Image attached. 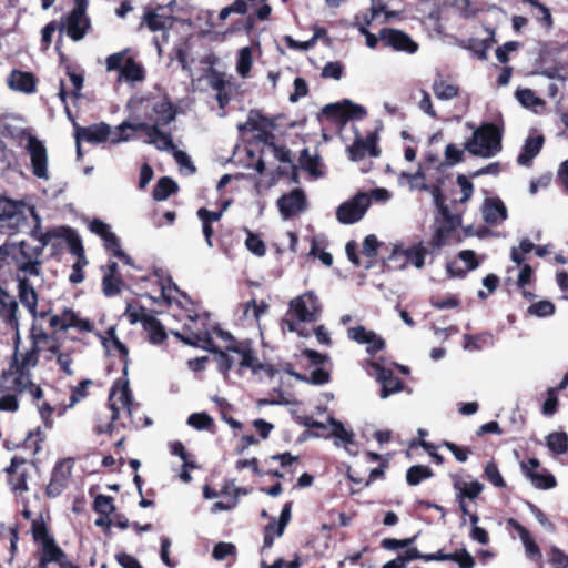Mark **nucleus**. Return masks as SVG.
Listing matches in <instances>:
<instances>
[{
  "label": "nucleus",
  "instance_id": "obj_9",
  "mask_svg": "<svg viewBox=\"0 0 568 568\" xmlns=\"http://www.w3.org/2000/svg\"><path fill=\"white\" fill-rule=\"evenodd\" d=\"M29 209H33L32 205H28L22 201L4 202L0 209V229L8 231L9 233H17L26 224Z\"/></svg>",
  "mask_w": 568,
  "mask_h": 568
},
{
  "label": "nucleus",
  "instance_id": "obj_22",
  "mask_svg": "<svg viewBox=\"0 0 568 568\" xmlns=\"http://www.w3.org/2000/svg\"><path fill=\"white\" fill-rule=\"evenodd\" d=\"M347 336L358 344L366 345V351L369 354H375L385 346L384 339L381 336L361 325L348 328Z\"/></svg>",
  "mask_w": 568,
  "mask_h": 568
},
{
  "label": "nucleus",
  "instance_id": "obj_7",
  "mask_svg": "<svg viewBox=\"0 0 568 568\" xmlns=\"http://www.w3.org/2000/svg\"><path fill=\"white\" fill-rule=\"evenodd\" d=\"M22 140L26 141L24 148L30 155L33 175L39 180L49 181V156L44 143L29 132H22Z\"/></svg>",
  "mask_w": 568,
  "mask_h": 568
},
{
  "label": "nucleus",
  "instance_id": "obj_34",
  "mask_svg": "<svg viewBox=\"0 0 568 568\" xmlns=\"http://www.w3.org/2000/svg\"><path fill=\"white\" fill-rule=\"evenodd\" d=\"M542 144L544 136L541 134L529 135L525 141L521 153L518 155V164L529 166L531 161L539 154Z\"/></svg>",
  "mask_w": 568,
  "mask_h": 568
},
{
  "label": "nucleus",
  "instance_id": "obj_13",
  "mask_svg": "<svg viewBox=\"0 0 568 568\" xmlns=\"http://www.w3.org/2000/svg\"><path fill=\"white\" fill-rule=\"evenodd\" d=\"M369 207V196L358 192L355 196L342 203L336 210V219L342 224H354L361 221Z\"/></svg>",
  "mask_w": 568,
  "mask_h": 568
},
{
  "label": "nucleus",
  "instance_id": "obj_2",
  "mask_svg": "<svg viewBox=\"0 0 568 568\" xmlns=\"http://www.w3.org/2000/svg\"><path fill=\"white\" fill-rule=\"evenodd\" d=\"M211 352L215 354L217 368L224 375L233 367H237L240 375H243L246 369L257 373L264 368V365L258 362L252 348L245 342L231 343V345L224 346L217 344V349Z\"/></svg>",
  "mask_w": 568,
  "mask_h": 568
},
{
  "label": "nucleus",
  "instance_id": "obj_46",
  "mask_svg": "<svg viewBox=\"0 0 568 568\" xmlns=\"http://www.w3.org/2000/svg\"><path fill=\"white\" fill-rule=\"evenodd\" d=\"M45 561H58L61 566H65V556L62 550L51 539H44L43 541V558L42 564Z\"/></svg>",
  "mask_w": 568,
  "mask_h": 568
},
{
  "label": "nucleus",
  "instance_id": "obj_42",
  "mask_svg": "<svg viewBox=\"0 0 568 568\" xmlns=\"http://www.w3.org/2000/svg\"><path fill=\"white\" fill-rule=\"evenodd\" d=\"M458 256H459L460 261H463L465 263L466 268H465V271H462V272H455L454 263H448L446 270L450 276H462L465 272L473 271L478 267V262L476 260V254L474 251H471V250L460 251Z\"/></svg>",
  "mask_w": 568,
  "mask_h": 568
},
{
  "label": "nucleus",
  "instance_id": "obj_32",
  "mask_svg": "<svg viewBox=\"0 0 568 568\" xmlns=\"http://www.w3.org/2000/svg\"><path fill=\"white\" fill-rule=\"evenodd\" d=\"M48 353H50V355L55 358L57 364L62 372L69 376L73 375L71 365L73 363L74 356L77 355V351L74 348H70L62 344L55 343L50 346Z\"/></svg>",
  "mask_w": 568,
  "mask_h": 568
},
{
  "label": "nucleus",
  "instance_id": "obj_56",
  "mask_svg": "<svg viewBox=\"0 0 568 568\" xmlns=\"http://www.w3.org/2000/svg\"><path fill=\"white\" fill-rule=\"evenodd\" d=\"M485 477L489 483H491L495 487L503 488L505 487V480L494 462L487 463L484 469Z\"/></svg>",
  "mask_w": 568,
  "mask_h": 568
},
{
  "label": "nucleus",
  "instance_id": "obj_28",
  "mask_svg": "<svg viewBox=\"0 0 568 568\" xmlns=\"http://www.w3.org/2000/svg\"><path fill=\"white\" fill-rule=\"evenodd\" d=\"M349 159L352 161H359L366 154L371 156H378L377 136L374 133L368 134L365 139H357L348 148Z\"/></svg>",
  "mask_w": 568,
  "mask_h": 568
},
{
  "label": "nucleus",
  "instance_id": "obj_26",
  "mask_svg": "<svg viewBox=\"0 0 568 568\" xmlns=\"http://www.w3.org/2000/svg\"><path fill=\"white\" fill-rule=\"evenodd\" d=\"M369 365L373 368L377 381L382 384V398H387L390 394L402 389V382L397 377L393 376L392 371L386 369L377 362H372Z\"/></svg>",
  "mask_w": 568,
  "mask_h": 568
},
{
  "label": "nucleus",
  "instance_id": "obj_33",
  "mask_svg": "<svg viewBox=\"0 0 568 568\" xmlns=\"http://www.w3.org/2000/svg\"><path fill=\"white\" fill-rule=\"evenodd\" d=\"M29 215L32 216L36 223L31 231V236L40 243L39 247H42V250L50 244L53 237H61L67 232L65 229H53L44 232L41 227V219L34 207L29 209Z\"/></svg>",
  "mask_w": 568,
  "mask_h": 568
},
{
  "label": "nucleus",
  "instance_id": "obj_55",
  "mask_svg": "<svg viewBox=\"0 0 568 568\" xmlns=\"http://www.w3.org/2000/svg\"><path fill=\"white\" fill-rule=\"evenodd\" d=\"M155 276L160 280L161 297L168 303H172L176 298L175 294L179 293L178 286L171 278L163 280L158 273Z\"/></svg>",
  "mask_w": 568,
  "mask_h": 568
},
{
  "label": "nucleus",
  "instance_id": "obj_38",
  "mask_svg": "<svg viewBox=\"0 0 568 568\" xmlns=\"http://www.w3.org/2000/svg\"><path fill=\"white\" fill-rule=\"evenodd\" d=\"M144 22L151 31H164L172 26V16L159 11H149L144 14Z\"/></svg>",
  "mask_w": 568,
  "mask_h": 568
},
{
  "label": "nucleus",
  "instance_id": "obj_6",
  "mask_svg": "<svg viewBox=\"0 0 568 568\" xmlns=\"http://www.w3.org/2000/svg\"><path fill=\"white\" fill-rule=\"evenodd\" d=\"M13 392L18 394L28 393L34 399L42 397V389L32 381V374L9 367L0 378V393Z\"/></svg>",
  "mask_w": 568,
  "mask_h": 568
},
{
  "label": "nucleus",
  "instance_id": "obj_21",
  "mask_svg": "<svg viewBox=\"0 0 568 568\" xmlns=\"http://www.w3.org/2000/svg\"><path fill=\"white\" fill-rule=\"evenodd\" d=\"M72 459H64L55 465L52 471L51 480L47 486L48 496L55 497L61 494L72 474Z\"/></svg>",
  "mask_w": 568,
  "mask_h": 568
},
{
  "label": "nucleus",
  "instance_id": "obj_29",
  "mask_svg": "<svg viewBox=\"0 0 568 568\" xmlns=\"http://www.w3.org/2000/svg\"><path fill=\"white\" fill-rule=\"evenodd\" d=\"M383 40L392 48L398 51L414 53L418 45L406 33L398 30H384L382 32Z\"/></svg>",
  "mask_w": 568,
  "mask_h": 568
},
{
  "label": "nucleus",
  "instance_id": "obj_63",
  "mask_svg": "<svg viewBox=\"0 0 568 568\" xmlns=\"http://www.w3.org/2000/svg\"><path fill=\"white\" fill-rule=\"evenodd\" d=\"M94 508L101 515H109L114 510L113 500L109 496L99 495L94 500Z\"/></svg>",
  "mask_w": 568,
  "mask_h": 568
},
{
  "label": "nucleus",
  "instance_id": "obj_58",
  "mask_svg": "<svg viewBox=\"0 0 568 568\" xmlns=\"http://www.w3.org/2000/svg\"><path fill=\"white\" fill-rule=\"evenodd\" d=\"M67 232L63 233L62 236H67L68 245L70 248V252L78 257V260L85 258L84 256V248L80 241V239L73 234L70 230L65 229Z\"/></svg>",
  "mask_w": 568,
  "mask_h": 568
},
{
  "label": "nucleus",
  "instance_id": "obj_27",
  "mask_svg": "<svg viewBox=\"0 0 568 568\" xmlns=\"http://www.w3.org/2000/svg\"><path fill=\"white\" fill-rule=\"evenodd\" d=\"M305 203V195L300 189L293 190L290 194L283 195L277 201L280 212L284 219L302 212Z\"/></svg>",
  "mask_w": 568,
  "mask_h": 568
},
{
  "label": "nucleus",
  "instance_id": "obj_57",
  "mask_svg": "<svg viewBox=\"0 0 568 568\" xmlns=\"http://www.w3.org/2000/svg\"><path fill=\"white\" fill-rule=\"evenodd\" d=\"M525 2L531 4L536 10V17L540 20V22L547 27L550 28L552 26V18L549 9L545 7L542 3H540L537 0H524Z\"/></svg>",
  "mask_w": 568,
  "mask_h": 568
},
{
  "label": "nucleus",
  "instance_id": "obj_17",
  "mask_svg": "<svg viewBox=\"0 0 568 568\" xmlns=\"http://www.w3.org/2000/svg\"><path fill=\"white\" fill-rule=\"evenodd\" d=\"M139 102L141 104L145 103V109H151V111L145 114V119L151 122V124L146 123L149 126H155L160 130L159 126L168 125L175 118L172 104L164 99L156 101L145 99L139 100Z\"/></svg>",
  "mask_w": 568,
  "mask_h": 568
},
{
  "label": "nucleus",
  "instance_id": "obj_5",
  "mask_svg": "<svg viewBox=\"0 0 568 568\" xmlns=\"http://www.w3.org/2000/svg\"><path fill=\"white\" fill-rule=\"evenodd\" d=\"M175 336L189 345L210 352L217 349V344L214 342L206 320L200 316L189 318V322L184 324L183 332H176Z\"/></svg>",
  "mask_w": 568,
  "mask_h": 568
},
{
  "label": "nucleus",
  "instance_id": "obj_40",
  "mask_svg": "<svg viewBox=\"0 0 568 568\" xmlns=\"http://www.w3.org/2000/svg\"><path fill=\"white\" fill-rule=\"evenodd\" d=\"M433 92L438 100L447 101L458 95L459 89L454 83L443 79H436L433 83Z\"/></svg>",
  "mask_w": 568,
  "mask_h": 568
},
{
  "label": "nucleus",
  "instance_id": "obj_51",
  "mask_svg": "<svg viewBox=\"0 0 568 568\" xmlns=\"http://www.w3.org/2000/svg\"><path fill=\"white\" fill-rule=\"evenodd\" d=\"M555 311L556 307L554 303L548 300L535 302L527 310L528 314L536 317L551 316L555 313Z\"/></svg>",
  "mask_w": 568,
  "mask_h": 568
},
{
  "label": "nucleus",
  "instance_id": "obj_3",
  "mask_svg": "<svg viewBox=\"0 0 568 568\" xmlns=\"http://www.w3.org/2000/svg\"><path fill=\"white\" fill-rule=\"evenodd\" d=\"M503 134L491 123H486L474 130L473 135L464 144V148L471 155L489 159L496 156L503 149Z\"/></svg>",
  "mask_w": 568,
  "mask_h": 568
},
{
  "label": "nucleus",
  "instance_id": "obj_39",
  "mask_svg": "<svg viewBox=\"0 0 568 568\" xmlns=\"http://www.w3.org/2000/svg\"><path fill=\"white\" fill-rule=\"evenodd\" d=\"M144 77L145 73L142 65L135 62L132 58H128L121 69L119 81L125 80L128 82H140L144 80Z\"/></svg>",
  "mask_w": 568,
  "mask_h": 568
},
{
  "label": "nucleus",
  "instance_id": "obj_16",
  "mask_svg": "<svg viewBox=\"0 0 568 568\" xmlns=\"http://www.w3.org/2000/svg\"><path fill=\"white\" fill-rule=\"evenodd\" d=\"M85 10L84 1L79 2L62 23L61 29L64 30L73 41L82 40L91 27Z\"/></svg>",
  "mask_w": 568,
  "mask_h": 568
},
{
  "label": "nucleus",
  "instance_id": "obj_53",
  "mask_svg": "<svg viewBox=\"0 0 568 568\" xmlns=\"http://www.w3.org/2000/svg\"><path fill=\"white\" fill-rule=\"evenodd\" d=\"M292 375L300 381H303V382H306V383H310L313 385H323V384L328 383V381H329V374L322 368L314 369L308 376L301 375L297 373H293Z\"/></svg>",
  "mask_w": 568,
  "mask_h": 568
},
{
  "label": "nucleus",
  "instance_id": "obj_4",
  "mask_svg": "<svg viewBox=\"0 0 568 568\" xmlns=\"http://www.w3.org/2000/svg\"><path fill=\"white\" fill-rule=\"evenodd\" d=\"M140 130L144 131L145 133V143L153 144L158 150H166L172 148V139L169 134L161 132L155 126H149L145 122L131 123L125 121L120 125L115 126L114 129L110 128V135L108 138V141H110L112 144L128 142L130 140H133L134 136L123 135V132H138Z\"/></svg>",
  "mask_w": 568,
  "mask_h": 568
},
{
  "label": "nucleus",
  "instance_id": "obj_18",
  "mask_svg": "<svg viewBox=\"0 0 568 568\" xmlns=\"http://www.w3.org/2000/svg\"><path fill=\"white\" fill-rule=\"evenodd\" d=\"M50 326L59 327L62 331L70 328H74L79 332L93 331V324L89 320L81 317L71 308H65L60 314L51 316Z\"/></svg>",
  "mask_w": 568,
  "mask_h": 568
},
{
  "label": "nucleus",
  "instance_id": "obj_52",
  "mask_svg": "<svg viewBox=\"0 0 568 568\" xmlns=\"http://www.w3.org/2000/svg\"><path fill=\"white\" fill-rule=\"evenodd\" d=\"M433 473L429 467L417 465L412 466L407 470L406 479L407 483L412 486L418 485L423 479L432 477Z\"/></svg>",
  "mask_w": 568,
  "mask_h": 568
},
{
  "label": "nucleus",
  "instance_id": "obj_50",
  "mask_svg": "<svg viewBox=\"0 0 568 568\" xmlns=\"http://www.w3.org/2000/svg\"><path fill=\"white\" fill-rule=\"evenodd\" d=\"M246 240L245 247L254 255L258 257H263L266 254V246L264 241L257 235L251 232L250 230H245Z\"/></svg>",
  "mask_w": 568,
  "mask_h": 568
},
{
  "label": "nucleus",
  "instance_id": "obj_54",
  "mask_svg": "<svg viewBox=\"0 0 568 568\" xmlns=\"http://www.w3.org/2000/svg\"><path fill=\"white\" fill-rule=\"evenodd\" d=\"M516 98L525 108H536L541 106L542 101L536 97L534 91L530 89H519L516 91Z\"/></svg>",
  "mask_w": 568,
  "mask_h": 568
},
{
  "label": "nucleus",
  "instance_id": "obj_10",
  "mask_svg": "<svg viewBox=\"0 0 568 568\" xmlns=\"http://www.w3.org/2000/svg\"><path fill=\"white\" fill-rule=\"evenodd\" d=\"M19 304L10 293L0 297V328L13 334V343H21Z\"/></svg>",
  "mask_w": 568,
  "mask_h": 568
},
{
  "label": "nucleus",
  "instance_id": "obj_30",
  "mask_svg": "<svg viewBox=\"0 0 568 568\" xmlns=\"http://www.w3.org/2000/svg\"><path fill=\"white\" fill-rule=\"evenodd\" d=\"M40 352V349L34 347H31L24 352H19V344H14V354L10 366L31 373V371L38 365Z\"/></svg>",
  "mask_w": 568,
  "mask_h": 568
},
{
  "label": "nucleus",
  "instance_id": "obj_20",
  "mask_svg": "<svg viewBox=\"0 0 568 568\" xmlns=\"http://www.w3.org/2000/svg\"><path fill=\"white\" fill-rule=\"evenodd\" d=\"M328 424L332 427L331 435L334 438V445L338 448H344L351 456L357 455L358 447L354 439V433L345 428V426L334 417H328Z\"/></svg>",
  "mask_w": 568,
  "mask_h": 568
},
{
  "label": "nucleus",
  "instance_id": "obj_44",
  "mask_svg": "<svg viewBox=\"0 0 568 568\" xmlns=\"http://www.w3.org/2000/svg\"><path fill=\"white\" fill-rule=\"evenodd\" d=\"M525 476L528 477L536 488L549 489L556 486V479L548 473L531 471L530 468L525 470Z\"/></svg>",
  "mask_w": 568,
  "mask_h": 568
},
{
  "label": "nucleus",
  "instance_id": "obj_59",
  "mask_svg": "<svg viewBox=\"0 0 568 568\" xmlns=\"http://www.w3.org/2000/svg\"><path fill=\"white\" fill-rule=\"evenodd\" d=\"M213 419L206 413H193L187 418V425L195 429H204L212 425Z\"/></svg>",
  "mask_w": 568,
  "mask_h": 568
},
{
  "label": "nucleus",
  "instance_id": "obj_60",
  "mask_svg": "<svg viewBox=\"0 0 568 568\" xmlns=\"http://www.w3.org/2000/svg\"><path fill=\"white\" fill-rule=\"evenodd\" d=\"M126 53H128V50H123V51H120V52L109 55L105 61L106 70L108 71H115V70L121 71V69L123 68V65L125 63V60L128 59Z\"/></svg>",
  "mask_w": 568,
  "mask_h": 568
},
{
  "label": "nucleus",
  "instance_id": "obj_62",
  "mask_svg": "<svg viewBox=\"0 0 568 568\" xmlns=\"http://www.w3.org/2000/svg\"><path fill=\"white\" fill-rule=\"evenodd\" d=\"M464 156V151L456 146L455 144H447L445 149V161L448 165H455L462 162Z\"/></svg>",
  "mask_w": 568,
  "mask_h": 568
},
{
  "label": "nucleus",
  "instance_id": "obj_8",
  "mask_svg": "<svg viewBox=\"0 0 568 568\" xmlns=\"http://www.w3.org/2000/svg\"><path fill=\"white\" fill-rule=\"evenodd\" d=\"M124 316L130 324L141 323L153 344H161L166 338V333L161 323L145 308L128 304Z\"/></svg>",
  "mask_w": 568,
  "mask_h": 568
},
{
  "label": "nucleus",
  "instance_id": "obj_61",
  "mask_svg": "<svg viewBox=\"0 0 568 568\" xmlns=\"http://www.w3.org/2000/svg\"><path fill=\"white\" fill-rule=\"evenodd\" d=\"M236 552V547L231 542H219L213 549V558L215 560H223L227 556H233Z\"/></svg>",
  "mask_w": 568,
  "mask_h": 568
},
{
  "label": "nucleus",
  "instance_id": "obj_36",
  "mask_svg": "<svg viewBox=\"0 0 568 568\" xmlns=\"http://www.w3.org/2000/svg\"><path fill=\"white\" fill-rule=\"evenodd\" d=\"M453 487L456 491V499H476L484 490V485L478 480L466 481L455 478Z\"/></svg>",
  "mask_w": 568,
  "mask_h": 568
},
{
  "label": "nucleus",
  "instance_id": "obj_19",
  "mask_svg": "<svg viewBox=\"0 0 568 568\" xmlns=\"http://www.w3.org/2000/svg\"><path fill=\"white\" fill-rule=\"evenodd\" d=\"M427 253V248L423 243H416L410 246L398 244L394 246L390 258L405 260L403 267L407 264H412L416 268H422L425 264Z\"/></svg>",
  "mask_w": 568,
  "mask_h": 568
},
{
  "label": "nucleus",
  "instance_id": "obj_64",
  "mask_svg": "<svg viewBox=\"0 0 568 568\" xmlns=\"http://www.w3.org/2000/svg\"><path fill=\"white\" fill-rule=\"evenodd\" d=\"M549 561L555 568H567L568 567V555H566L559 548L552 547L550 549Z\"/></svg>",
  "mask_w": 568,
  "mask_h": 568
},
{
  "label": "nucleus",
  "instance_id": "obj_35",
  "mask_svg": "<svg viewBox=\"0 0 568 568\" xmlns=\"http://www.w3.org/2000/svg\"><path fill=\"white\" fill-rule=\"evenodd\" d=\"M110 135V125L99 123L89 128L78 129L75 132V140H85L91 143H101L108 141Z\"/></svg>",
  "mask_w": 568,
  "mask_h": 568
},
{
  "label": "nucleus",
  "instance_id": "obj_31",
  "mask_svg": "<svg viewBox=\"0 0 568 568\" xmlns=\"http://www.w3.org/2000/svg\"><path fill=\"white\" fill-rule=\"evenodd\" d=\"M507 524L508 526L513 527L515 531L518 534V537L524 545L526 555L529 558H532L537 561H541L542 555L540 548L531 537L530 532L515 519H509Z\"/></svg>",
  "mask_w": 568,
  "mask_h": 568
},
{
  "label": "nucleus",
  "instance_id": "obj_15",
  "mask_svg": "<svg viewBox=\"0 0 568 568\" xmlns=\"http://www.w3.org/2000/svg\"><path fill=\"white\" fill-rule=\"evenodd\" d=\"M89 230L101 237L106 251L121 258L126 265H133L131 257L121 248L120 240L115 233L112 232L109 224L99 219H94L90 222Z\"/></svg>",
  "mask_w": 568,
  "mask_h": 568
},
{
  "label": "nucleus",
  "instance_id": "obj_23",
  "mask_svg": "<svg viewBox=\"0 0 568 568\" xmlns=\"http://www.w3.org/2000/svg\"><path fill=\"white\" fill-rule=\"evenodd\" d=\"M347 336L358 344L366 345V351L369 354H375L385 346L384 339L381 336L361 325L348 328Z\"/></svg>",
  "mask_w": 568,
  "mask_h": 568
},
{
  "label": "nucleus",
  "instance_id": "obj_45",
  "mask_svg": "<svg viewBox=\"0 0 568 568\" xmlns=\"http://www.w3.org/2000/svg\"><path fill=\"white\" fill-rule=\"evenodd\" d=\"M31 339L32 347L38 348L40 351H49L52 344L57 342L49 336L41 327H38L36 324L31 327Z\"/></svg>",
  "mask_w": 568,
  "mask_h": 568
},
{
  "label": "nucleus",
  "instance_id": "obj_25",
  "mask_svg": "<svg viewBox=\"0 0 568 568\" xmlns=\"http://www.w3.org/2000/svg\"><path fill=\"white\" fill-rule=\"evenodd\" d=\"M7 85L14 92L32 94L37 89V80L30 72L13 70L7 78Z\"/></svg>",
  "mask_w": 568,
  "mask_h": 568
},
{
  "label": "nucleus",
  "instance_id": "obj_12",
  "mask_svg": "<svg viewBox=\"0 0 568 568\" xmlns=\"http://www.w3.org/2000/svg\"><path fill=\"white\" fill-rule=\"evenodd\" d=\"M432 196H433L436 207L438 209L443 219L447 223V227H444V226L438 227L432 239V245L434 247L439 248L447 243V239L449 236L450 230L460 225L462 217L458 214L449 213L448 209L444 205V200H443L439 187L432 189Z\"/></svg>",
  "mask_w": 568,
  "mask_h": 568
},
{
  "label": "nucleus",
  "instance_id": "obj_48",
  "mask_svg": "<svg viewBox=\"0 0 568 568\" xmlns=\"http://www.w3.org/2000/svg\"><path fill=\"white\" fill-rule=\"evenodd\" d=\"M178 189L176 183L170 178H161L153 190L156 201L166 200Z\"/></svg>",
  "mask_w": 568,
  "mask_h": 568
},
{
  "label": "nucleus",
  "instance_id": "obj_11",
  "mask_svg": "<svg viewBox=\"0 0 568 568\" xmlns=\"http://www.w3.org/2000/svg\"><path fill=\"white\" fill-rule=\"evenodd\" d=\"M109 405L112 412V422L121 419L123 416L132 417L133 403L130 396L128 382L116 381L109 395Z\"/></svg>",
  "mask_w": 568,
  "mask_h": 568
},
{
  "label": "nucleus",
  "instance_id": "obj_43",
  "mask_svg": "<svg viewBox=\"0 0 568 568\" xmlns=\"http://www.w3.org/2000/svg\"><path fill=\"white\" fill-rule=\"evenodd\" d=\"M546 446L550 452L557 455L565 454L568 450V436L566 433L554 432L546 437Z\"/></svg>",
  "mask_w": 568,
  "mask_h": 568
},
{
  "label": "nucleus",
  "instance_id": "obj_37",
  "mask_svg": "<svg viewBox=\"0 0 568 568\" xmlns=\"http://www.w3.org/2000/svg\"><path fill=\"white\" fill-rule=\"evenodd\" d=\"M324 112L327 114H339L348 118L361 119L366 115V110L362 105L355 104L349 100H345L341 103L328 104L324 108Z\"/></svg>",
  "mask_w": 568,
  "mask_h": 568
},
{
  "label": "nucleus",
  "instance_id": "obj_49",
  "mask_svg": "<svg viewBox=\"0 0 568 568\" xmlns=\"http://www.w3.org/2000/svg\"><path fill=\"white\" fill-rule=\"evenodd\" d=\"M301 166L315 178L322 175L320 170V159L312 155L307 149H304L300 158Z\"/></svg>",
  "mask_w": 568,
  "mask_h": 568
},
{
  "label": "nucleus",
  "instance_id": "obj_14",
  "mask_svg": "<svg viewBox=\"0 0 568 568\" xmlns=\"http://www.w3.org/2000/svg\"><path fill=\"white\" fill-rule=\"evenodd\" d=\"M290 312L298 322H316L320 318L322 306L313 292H306L290 302Z\"/></svg>",
  "mask_w": 568,
  "mask_h": 568
},
{
  "label": "nucleus",
  "instance_id": "obj_1",
  "mask_svg": "<svg viewBox=\"0 0 568 568\" xmlns=\"http://www.w3.org/2000/svg\"><path fill=\"white\" fill-rule=\"evenodd\" d=\"M42 247L20 242H6L0 245V258L16 267L18 283V297L22 305L32 315L34 322L44 318L45 312H38V294L36 286L41 282Z\"/></svg>",
  "mask_w": 568,
  "mask_h": 568
},
{
  "label": "nucleus",
  "instance_id": "obj_41",
  "mask_svg": "<svg viewBox=\"0 0 568 568\" xmlns=\"http://www.w3.org/2000/svg\"><path fill=\"white\" fill-rule=\"evenodd\" d=\"M253 64V48L244 47L240 49L236 60V71L243 78H247Z\"/></svg>",
  "mask_w": 568,
  "mask_h": 568
},
{
  "label": "nucleus",
  "instance_id": "obj_47",
  "mask_svg": "<svg viewBox=\"0 0 568 568\" xmlns=\"http://www.w3.org/2000/svg\"><path fill=\"white\" fill-rule=\"evenodd\" d=\"M99 338L108 352H110L112 348H114L123 355L128 354V349H126L125 345L116 336L114 326H111L108 328L106 336L99 335Z\"/></svg>",
  "mask_w": 568,
  "mask_h": 568
},
{
  "label": "nucleus",
  "instance_id": "obj_24",
  "mask_svg": "<svg viewBox=\"0 0 568 568\" xmlns=\"http://www.w3.org/2000/svg\"><path fill=\"white\" fill-rule=\"evenodd\" d=\"M481 214L487 224L499 225L507 219V209L499 197H487L483 203Z\"/></svg>",
  "mask_w": 568,
  "mask_h": 568
}]
</instances>
